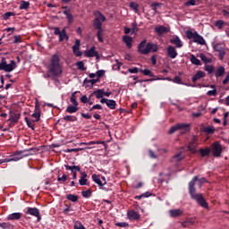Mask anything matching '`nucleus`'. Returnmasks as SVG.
Segmentation results:
<instances>
[{
  "instance_id": "f257e3e1",
  "label": "nucleus",
  "mask_w": 229,
  "mask_h": 229,
  "mask_svg": "<svg viewBox=\"0 0 229 229\" xmlns=\"http://www.w3.org/2000/svg\"><path fill=\"white\" fill-rule=\"evenodd\" d=\"M196 182H198L199 188L201 189V185L203 183H207V179L205 177H202L199 180L198 176H194L193 179L189 182V192L191 199H195L197 203L203 207V208H208V203H207V200L203 198V195L200 193H196V188L194 185H196Z\"/></svg>"
},
{
  "instance_id": "f03ea898",
  "label": "nucleus",
  "mask_w": 229,
  "mask_h": 229,
  "mask_svg": "<svg viewBox=\"0 0 229 229\" xmlns=\"http://www.w3.org/2000/svg\"><path fill=\"white\" fill-rule=\"evenodd\" d=\"M48 71L53 76H60L62 74V64H60V56L58 55H52Z\"/></svg>"
},
{
  "instance_id": "7ed1b4c3",
  "label": "nucleus",
  "mask_w": 229,
  "mask_h": 229,
  "mask_svg": "<svg viewBox=\"0 0 229 229\" xmlns=\"http://www.w3.org/2000/svg\"><path fill=\"white\" fill-rule=\"evenodd\" d=\"M185 33L189 40L193 39V42H195V44H199V46H207V41L198 33V31L192 32L191 30H187Z\"/></svg>"
},
{
  "instance_id": "20e7f679",
  "label": "nucleus",
  "mask_w": 229,
  "mask_h": 229,
  "mask_svg": "<svg viewBox=\"0 0 229 229\" xmlns=\"http://www.w3.org/2000/svg\"><path fill=\"white\" fill-rule=\"evenodd\" d=\"M93 15L95 17L93 21V26L95 30H103V22L106 21V17H105L100 11H95Z\"/></svg>"
},
{
  "instance_id": "39448f33",
  "label": "nucleus",
  "mask_w": 229,
  "mask_h": 229,
  "mask_svg": "<svg viewBox=\"0 0 229 229\" xmlns=\"http://www.w3.org/2000/svg\"><path fill=\"white\" fill-rule=\"evenodd\" d=\"M78 92H80V91H75V92L72 93L70 101L72 105H70L66 107L65 112H67V114H76V112H78L80 110V107H78V106L80 104L78 103V100L76 99V94H78Z\"/></svg>"
},
{
  "instance_id": "423d86ee",
  "label": "nucleus",
  "mask_w": 229,
  "mask_h": 229,
  "mask_svg": "<svg viewBox=\"0 0 229 229\" xmlns=\"http://www.w3.org/2000/svg\"><path fill=\"white\" fill-rule=\"evenodd\" d=\"M17 67V64L11 60L10 63L6 61V57H2L0 62V71H4V72H12Z\"/></svg>"
},
{
  "instance_id": "0eeeda50",
  "label": "nucleus",
  "mask_w": 229,
  "mask_h": 229,
  "mask_svg": "<svg viewBox=\"0 0 229 229\" xmlns=\"http://www.w3.org/2000/svg\"><path fill=\"white\" fill-rule=\"evenodd\" d=\"M191 124L189 123H177L174 126H172L168 131L170 135H173L174 131H178V130H183L184 132L189 131V127Z\"/></svg>"
},
{
  "instance_id": "6e6552de",
  "label": "nucleus",
  "mask_w": 229,
  "mask_h": 229,
  "mask_svg": "<svg viewBox=\"0 0 229 229\" xmlns=\"http://www.w3.org/2000/svg\"><path fill=\"white\" fill-rule=\"evenodd\" d=\"M211 151L213 153V156L221 157V154L223 153V146H221L218 141L212 143Z\"/></svg>"
},
{
  "instance_id": "1a4fd4ad",
  "label": "nucleus",
  "mask_w": 229,
  "mask_h": 229,
  "mask_svg": "<svg viewBox=\"0 0 229 229\" xmlns=\"http://www.w3.org/2000/svg\"><path fill=\"white\" fill-rule=\"evenodd\" d=\"M55 35H58L59 37V42H64V40H69V36H67V32L65 31V29L63 30H60V28L55 27L54 29Z\"/></svg>"
},
{
  "instance_id": "9d476101",
  "label": "nucleus",
  "mask_w": 229,
  "mask_h": 229,
  "mask_svg": "<svg viewBox=\"0 0 229 229\" xmlns=\"http://www.w3.org/2000/svg\"><path fill=\"white\" fill-rule=\"evenodd\" d=\"M25 214L37 217L38 221H40L42 219V217L40 216V210H38V208H27Z\"/></svg>"
},
{
  "instance_id": "9b49d317",
  "label": "nucleus",
  "mask_w": 229,
  "mask_h": 229,
  "mask_svg": "<svg viewBox=\"0 0 229 229\" xmlns=\"http://www.w3.org/2000/svg\"><path fill=\"white\" fill-rule=\"evenodd\" d=\"M92 180L99 187H105V185H106V179L105 178V176H101V175H98V174H93L92 175Z\"/></svg>"
},
{
  "instance_id": "f8f14e48",
  "label": "nucleus",
  "mask_w": 229,
  "mask_h": 229,
  "mask_svg": "<svg viewBox=\"0 0 229 229\" xmlns=\"http://www.w3.org/2000/svg\"><path fill=\"white\" fill-rule=\"evenodd\" d=\"M141 51L143 55H148V53H157V51H158V46H157V44L148 43L147 49Z\"/></svg>"
},
{
  "instance_id": "ddd939ff",
  "label": "nucleus",
  "mask_w": 229,
  "mask_h": 229,
  "mask_svg": "<svg viewBox=\"0 0 229 229\" xmlns=\"http://www.w3.org/2000/svg\"><path fill=\"white\" fill-rule=\"evenodd\" d=\"M196 148H198V139L196 136H193L191 141H190L188 145V149L191 153H196Z\"/></svg>"
},
{
  "instance_id": "4468645a",
  "label": "nucleus",
  "mask_w": 229,
  "mask_h": 229,
  "mask_svg": "<svg viewBox=\"0 0 229 229\" xmlns=\"http://www.w3.org/2000/svg\"><path fill=\"white\" fill-rule=\"evenodd\" d=\"M127 217L131 221H137V220L140 219V215H139V213L135 210H129L127 212Z\"/></svg>"
},
{
  "instance_id": "2eb2a0df",
  "label": "nucleus",
  "mask_w": 229,
  "mask_h": 229,
  "mask_svg": "<svg viewBox=\"0 0 229 229\" xmlns=\"http://www.w3.org/2000/svg\"><path fill=\"white\" fill-rule=\"evenodd\" d=\"M85 55L88 58H94V56H96V58H99V54L96 51V47H92L90 49L86 50Z\"/></svg>"
},
{
  "instance_id": "dca6fc26",
  "label": "nucleus",
  "mask_w": 229,
  "mask_h": 229,
  "mask_svg": "<svg viewBox=\"0 0 229 229\" xmlns=\"http://www.w3.org/2000/svg\"><path fill=\"white\" fill-rule=\"evenodd\" d=\"M166 53L169 56V58H176V56H178V52L176 51V48H174V47L173 46H168L166 48Z\"/></svg>"
},
{
  "instance_id": "f3484780",
  "label": "nucleus",
  "mask_w": 229,
  "mask_h": 229,
  "mask_svg": "<svg viewBox=\"0 0 229 229\" xmlns=\"http://www.w3.org/2000/svg\"><path fill=\"white\" fill-rule=\"evenodd\" d=\"M170 43L175 46V47L177 48L183 47V43H182V39H180V38L177 36H174L170 39Z\"/></svg>"
},
{
  "instance_id": "a211bd4d",
  "label": "nucleus",
  "mask_w": 229,
  "mask_h": 229,
  "mask_svg": "<svg viewBox=\"0 0 229 229\" xmlns=\"http://www.w3.org/2000/svg\"><path fill=\"white\" fill-rule=\"evenodd\" d=\"M214 49L219 53L220 60H223V58H225V55H226V52H225V48H223L221 44L215 45Z\"/></svg>"
},
{
  "instance_id": "6ab92c4d",
  "label": "nucleus",
  "mask_w": 229,
  "mask_h": 229,
  "mask_svg": "<svg viewBox=\"0 0 229 229\" xmlns=\"http://www.w3.org/2000/svg\"><path fill=\"white\" fill-rule=\"evenodd\" d=\"M155 31L157 35L162 36L165 35V33H169V29L164 25H160L156 27Z\"/></svg>"
},
{
  "instance_id": "aec40b11",
  "label": "nucleus",
  "mask_w": 229,
  "mask_h": 229,
  "mask_svg": "<svg viewBox=\"0 0 229 229\" xmlns=\"http://www.w3.org/2000/svg\"><path fill=\"white\" fill-rule=\"evenodd\" d=\"M32 117H34V119H36V123H38V121H40V106L38 105V103L36 104L35 106V110L34 113L32 114Z\"/></svg>"
},
{
  "instance_id": "412c9836",
  "label": "nucleus",
  "mask_w": 229,
  "mask_h": 229,
  "mask_svg": "<svg viewBox=\"0 0 229 229\" xmlns=\"http://www.w3.org/2000/svg\"><path fill=\"white\" fill-rule=\"evenodd\" d=\"M80 39H76L75 40V44L74 46L72 47V51H73V54L76 55V56H81V51H80Z\"/></svg>"
},
{
  "instance_id": "4be33fe9",
  "label": "nucleus",
  "mask_w": 229,
  "mask_h": 229,
  "mask_svg": "<svg viewBox=\"0 0 229 229\" xmlns=\"http://www.w3.org/2000/svg\"><path fill=\"white\" fill-rule=\"evenodd\" d=\"M22 217V213H12L7 216L8 221H19Z\"/></svg>"
},
{
  "instance_id": "5701e85b",
  "label": "nucleus",
  "mask_w": 229,
  "mask_h": 229,
  "mask_svg": "<svg viewBox=\"0 0 229 229\" xmlns=\"http://www.w3.org/2000/svg\"><path fill=\"white\" fill-rule=\"evenodd\" d=\"M205 76H207L205 72L198 71L196 74L192 77L193 83H196V81H198V80H201V78H205Z\"/></svg>"
},
{
  "instance_id": "b1692460",
  "label": "nucleus",
  "mask_w": 229,
  "mask_h": 229,
  "mask_svg": "<svg viewBox=\"0 0 229 229\" xmlns=\"http://www.w3.org/2000/svg\"><path fill=\"white\" fill-rule=\"evenodd\" d=\"M123 41L126 44L128 49H131V44H133V38L130 36H123Z\"/></svg>"
},
{
  "instance_id": "393cba45",
  "label": "nucleus",
  "mask_w": 229,
  "mask_h": 229,
  "mask_svg": "<svg viewBox=\"0 0 229 229\" xmlns=\"http://www.w3.org/2000/svg\"><path fill=\"white\" fill-rule=\"evenodd\" d=\"M146 49H148V45H146V39H144L143 41H141L139 46H138V51L139 53H140L141 55H144V52L142 51H146Z\"/></svg>"
},
{
  "instance_id": "a878e982",
  "label": "nucleus",
  "mask_w": 229,
  "mask_h": 229,
  "mask_svg": "<svg viewBox=\"0 0 229 229\" xmlns=\"http://www.w3.org/2000/svg\"><path fill=\"white\" fill-rule=\"evenodd\" d=\"M171 217H180L182 214H183V210L182 209H172L169 211Z\"/></svg>"
},
{
  "instance_id": "bb28decb",
  "label": "nucleus",
  "mask_w": 229,
  "mask_h": 229,
  "mask_svg": "<svg viewBox=\"0 0 229 229\" xmlns=\"http://www.w3.org/2000/svg\"><path fill=\"white\" fill-rule=\"evenodd\" d=\"M30 150H24L17 152V155H19L18 157H14L13 160H21V158H24V157H30V153H29Z\"/></svg>"
},
{
  "instance_id": "cd10ccee",
  "label": "nucleus",
  "mask_w": 229,
  "mask_h": 229,
  "mask_svg": "<svg viewBox=\"0 0 229 229\" xmlns=\"http://www.w3.org/2000/svg\"><path fill=\"white\" fill-rule=\"evenodd\" d=\"M64 167L66 169V171H72V173H79V171H81V167L78 166V165H64Z\"/></svg>"
},
{
  "instance_id": "c85d7f7f",
  "label": "nucleus",
  "mask_w": 229,
  "mask_h": 229,
  "mask_svg": "<svg viewBox=\"0 0 229 229\" xmlns=\"http://www.w3.org/2000/svg\"><path fill=\"white\" fill-rule=\"evenodd\" d=\"M225 75V67L219 66L216 72H215V76L216 78H221V76Z\"/></svg>"
},
{
  "instance_id": "c756f323",
  "label": "nucleus",
  "mask_w": 229,
  "mask_h": 229,
  "mask_svg": "<svg viewBox=\"0 0 229 229\" xmlns=\"http://www.w3.org/2000/svg\"><path fill=\"white\" fill-rule=\"evenodd\" d=\"M81 179L79 180L80 185H87V173L81 172Z\"/></svg>"
},
{
  "instance_id": "7c9ffc66",
  "label": "nucleus",
  "mask_w": 229,
  "mask_h": 229,
  "mask_svg": "<svg viewBox=\"0 0 229 229\" xmlns=\"http://www.w3.org/2000/svg\"><path fill=\"white\" fill-rule=\"evenodd\" d=\"M106 106L110 108L111 110H115V106H117V103L115 100L107 99Z\"/></svg>"
},
{
  "instance_id": "2f4dec72",
  "label": "nucleus",
  "mask_w": 229,
  "mask_h": 229,
  "mask_svg": "<svg viewBox=\"0 0 229 229\" xmlns=\"http://www.w3.org/2000/svg\"><path fill=\"white\" fill-rule=\"evenodd\" d=\"M93 94L96 96L97 99H101L105 96V91L103 89H98L94 91Z\"/></svg>"
},
{
  "instance_id": "473e14b6",
  "label": "nucleus",
  "mask_w": 229,
  "mask_h": 229,
  "mask_svg": "<svg viewBox=\"0 0 229 229\" xmlns=\"http://www.w3.org/2000/svg\"><path fill=\"white\" fill-rule=\"evenodd\" d=\"M19 8L20 10H28L30 8V2L21 0Z\"/></svg>"
},
{
  "instance_id": "72a5a7b5",
  "label": "nucleus",
  "mask_w": 229,
  "mask_h": 229,
  "mask_svg": "<svg viewBox=\"0 0 229 229\" xmlns=\"http://www.w3.org/2000/svg\"><path fill=\"white\" fill-rule=\"evenodd\" d=\"M64 14L66 15V19H68L69 24H72V21H74V17L69 11H64Z\"/></svg>"
},
{
  "instance_id": "f704fd0d",
  "label": "nucleus",
  "mask_w": 229,
  "mask_h": 229,
  "mask_svg": "<svg viewBox=\"0 0 229 229\" xmlns=\"http://www.w3.org/2000/svg\"><path fill=\"white\" fill-rule=\"evenodd\" d=\"M191 62L193 65H201V61H199V59H198L194 55H191Z\"/></svg>"
},
{
  "instance_id": "c9c22d12",
  "label": "nucleus",
  "mask_w": 229,
  "mask_h": 229,
  "mask_svg": "<svg viewBox=\"0 0 229 229\" xmlns=\"http://www.w3.org/2000/svg\"><path fill=\"white\" fill-rule=\"evenodd\" d=\"M64 121L74 123L75 121H78V118L74 115H66L64 117Z\"/></svg>"
},
{
  "instance_id": "e433bc0d",
  "label": "nucleus",
  "mask_w": 229,
  "mask_h": 229,
  "mask_svg": "<svg viewBox=\"0 0 229 229\" xmlns=\"http://www.w3.org/2000/svg\"><path fill=\"white\" fill-rule=\"evenodd\" d=\"M66 199H69V201H72V203H76V201H78V196L74 194H68L66 195Z\"/></svg>"
},
{
  "instance_id": "4c0bfd02",
  "label": "nucleus",
  "mask_w": 229,
  "mask_h": 229,
  "mask_svg": "<svg viewBox=\"0 0 229 229\" xmlns=\"http://www.w3.org/2000/svg\"><path fill=\"white\" fill-rule=\"evenodd\" d=\"M75 65L80 71H87V67H85V64L82 61L77 62Z\"/></svg>"
},
{
  "instance_id": "58836bf2",
  "label": "nucleus",
  "mask_w": 229,
  "mask_h": 229,
  "mask_svg": "<svg viewBox=\"0 0 229 229\" xmlns=\"http://www.w3.org/2000/svg\"><path fill=\"white\" fill-rule=\"evenodd\" d=\"M199 153H200L201 157H208V155H210V148H207L205 149L200 148Z\"/></svg>"
},
{
  "instance_id": "ea45409f",
  "label": "nucleus",
  "mask_w": 229,
  "mask_h": 229,
  "mask_svg": "<svg viewBox=\"0 0 229 229\" xmlns=\"http://www.w3.org/2000/svg\"><path fill=\"white\" fill-rule=\"evenodd\" d=\"M25 121H26L27 126H29V128H30L31 130H35V121L30 120L28 118H25Z\"/></svg>"
},
{
  "instance_id": "a19ab883",
  "label": "nucleus",
  "mask_w": 229,
  "mask_h": 229,
  "mask_svg": "<svg viewBox=\"0 0 229 229\" xmlns=\"http://www.w3.org/2000/svg\"><path fill=\"white\" fill-rule=\"evenodd\" d=\"M204 69H205V71H207V72H208V74H212V72H214V71H216V68L210 64H206Z\"/></svg>"
},
{
  "instance_id": "79ce46f5",
  "label": "nucleus",
  "mask_w": 229,
  "mask_h": 229,
  "mask_svg": "<svg viewBox=\"0 0 229 229\" xmlns=\"http://www.w3.org/2000/svg\"><path fill=\"white\" fill-rule=\"evenodd\" d=\"M200 59L204 64H210V62H212V59L207 57L204 54H200Z\"/></svg>"
},
{
  "instance_id": "37998d69",
  "label": "nucleus",
  "mask_w": 229,
  "mask_h": 229,
  "mask_svg": "<svg viewBox=\"0 0 229 229\" xmlns=\"http://www.w3.org/2000/svg\"><path fill=\"white\" fill-rule=\"evenodd\" d=\"M215 26H216L218 30H223V28L225 27V21L218 20L215 22Z\"/></svg>"
},
{
  "instance_id": "c03bdc74",
  "label": "nucleus",
  "mask_w": 229,
  "mask_h": 229,
  "mask_svg": "<svg viewBox=\"0 0 229 229\" xmlns=\"http://www.w3.org/2000/svg\"><path fill=\"white\" fill-rule=\"evenodd\" d=\"M97 37H98V42H104V40H103V29H100V30H98Z\"/></svg>"
},
{
  "instance_id": "a18cd8bd",
  "label": "nucleus",
  "mask_w": 229,
  "mask_h": 229,
  "mask_svg": "<svg viewBox=\"0 0 229 229\" xmlns=\"http://www.w3.org/2000/svg\"><path fill=\"white\" fill-rule=\"evenodd\" d=\"M204 131L206 132V133H215L216 132V129L214 128V126H209V127H206L205 129H204Z\"/></svg>"
},
{
  "instance_id": "49530a36",
  "label": "nucleus",
  "mask_w": 229,
  "mask_h": 229,
  "mask_svg": "<svg viewBox=\"0 0 229 229\" xmlns=\"http://www.w3.org/2000/svg\"><path fill=\"white\" fill-rule=\"evenodd\" d=\"M140 72H142L144 76H153V73L151 72V70L145 69V70H140Z\"/></svg>"
},
{
  "instance_id": "de8ad7c7",
  "label": "nucleus",
  "mask_w": 229,
  "mask_h": 229,
  "mask_svg": "<svg viewBox=\"0 0 229 229\" xmlns=\"http://www.w3.org/2000/svg\"><path fill=\"white\" fill-rule=\"evenodd\" d=\"M12 226L10 223H0V228L2 229H11Z\"/></svg>"
},
{
  "instance_id": "09e8293b",
  "label": "nucleus",
  "mask_w": 229,
  "mask_h": 229,
  "mask_svg": "<svg viewBox=\"0 0 229 229\" xmlns=\"http://www.w3.org/2000/svg\"><path fill=\"white\" fill-rule=\"evenodd\" d=\"M130 7L134 10V12H139V4H137V3L135 2H131L130 4Z\"/></svg>"
},
{
  "instance_id": "8fccbe9b",
  "label": "nucleus",
  "mask_w": 229,
  "mask_h": 229,
  "mask_svg": "<svg viewBox=\"0 0 229 229\" xmlns=\"http://www.w3.org/2000/svg\"><path fill=\"white\" fill-rule=\"evenodd\" d=\"M98 81H99V79L84 80V83H91V85H95Z\"/></svg>"
},
{
  "instance_id": "3c124183",
  "label": "nucleus",
  "mask_w": 229,
  "mask_h": 229,
  "mask_svg": "<svg viewBox=\"0 0 229 229\" xmlns=\"http://www.w3.org/2000/svg\"><path fill=\"white\" fill-rule=\"evenodd\" d=\"M57 181L61 183H64V182H67V175L64 174L63 176L58 175Z\"/></svg>"
},
{
  "instance_id": "603ef678",
  "label": "nucleus",
  "mask_w": 229,
  "mask_h": 229,
  "mask_svg": "<svg viewBox=\"0 0 229 229\" xmlns=\"http://www.w3.org/2000/svg\"><path fill=\"white\" fill-rule=\"evenodd\" d=\"M13 15H15V14L13 13H12V12L5 13L4 14V21H8Z\"/></svg>"
},
{
  "instance_id": "864d4df0",
  "label": "nucleus",
  "mask_w": 229,
  "mask_h": 229,
  "mask_svg": "<svg viewBox=\"0 0 229 229\" xmlns=\"http://www.w3.org/2000/svg\"><path fill=\"white\" fill-rule=\"evenodd\" d=\"M91 194H92V191H90V190L82 191L83 198H90Z\"/></svg>"
},
{
  "instance_id": "5fc2aeb1",
  "label": "nucleus",
  "mask_w": 229,
  "mask_h": 229,
  "mask_svg": "<svg viewBox=\"0 0 229 229\" xmlns=\"http://www.w3.org/2000/svg\"><path fill=\"white\" fill-rule=\"evenodd\" d=\"M184 6H196V0H190L185 2Z\"/></svg>"
},
{
  "instance_id": "6e6d98bb",
  "label": "nucleus",
  "mask_w": 229,
  "mask_h": 229,
  "mask_svg": "<svg viewBox=\"0 0 229 229\" xmlns=\"http://www.w3.org/2000/svg\"><path fill=\"white\" fill-rule=\"evenodd\" d=\"M90 101V97H87V95H84L81 98V103H89Z\"/></svg>"
},
{
  "instance_id": "4d7b16f0",
  "label": "nucleus",
  "mask_w": 229,
  "mask_h": 229,
  "mask_svg": "<svg viewBox=\"0 0 229 229\" xmlns=\"http://www.w3.org/2000/svg\"><path fill=\"white\" fill-rule=\"evenodd\" d=\"M22 42V38L21 36H14L13 44H21Z\"/></svg>"
},
{
  "instance_id": "13d9d810",
  "label": "nucleus",
  "mask_w": 229,
  "mask_h": 229,
  "mask_svg": "<svg viewBox=\"0 0 229 229\" xmlns=\"http://www.w3.org/2000/svg\"><path fill=\"white\" fill-rule=\"evenodd\" d=\"M116 226H119L120 228H126L129 225L126 222H118L116 223Z\"/></svg>"
},
{
  "instance_id": "bf43d9fd",
  "label": "nucleus",
  "mask_w": 229,
  "mask_h": 229,
  "mask_svg": "<svg viewBox=\"0 0 229 229\" xmlns=\"http://www.w3.org/2000/svg\"><path fill=\"white\" fill-rule=\"evenodd\" d=\"M92 110H103V106L99 104H97L90 108V112H92Z\"/></svg>"
},
{
  "instance_id": "052dcab7",
  "label": "nucleus",
  "mask_w": 229,
  "mask_h": 229,
  "mask_svg": "<svg viewBox=\"0 0 229 229\" xmlns=\"http://www.w3.org/2000/svg\"><path fill=\"white\" fill-rule=\"evenodd\" d=\"M74 228L75 229H85V226L82 225L81 222H75Z\"/></svg>"
},
{
  "instance_id": "680f3d73",
  "label": "nucleus",
  "mask_w": 229,
  "mask_h": 229,
  "mask_svg": "<svg viewBox=\"0 0 229 229\" xmlns=\"http://www.w3.org/2000/svg\"><path fill=\"white\" fill-rule=\"evenodd\" d=\"M96 74H97V78L99 79V78L105 76V70H98V71H97Z\"/></svg>"
},
{
  "instance_id": "e2e57ef3",
  "label": "nucleus",
  "mask_w": 229,
  "mask_h": 229,
  "mask_svg": "<svg viewBox=\"0 0 229 229\" xmlns=\"http://www.w3.org/2000/svg\"><path fill=\"white\" fill-rule=\"evenodd\" d=\"M207 96H217V89L208 90Z\"/></svg>"
},
{
  "instance_id": "0e129e2a",
  "label": "nucleus",
  "mask_w": 229,
  "mask_h": 229,
  "mask_svg": "<svg viewBox=\"0 0 229 229\" xmlns=\"http://www.w3.org/2000/svg\"><path fill=\"white\" fill-rule=\"evenodd\" d=\"M128 72H131V74H137V72H139V68L137 67L130 68Z\"/></svg>"
},
{
  "instance_id": "69168bd1",
  "label": "nucleus",
  "mask_w": 229,
  "mask_h": 229,
  "mask_svg": "<svg viewBox=\"0 0 229 229\" xmlns=\"http://www.w3.org/2000/svg\"><path fill=\"white\" fill-rule=\"evenodd\" d=\"M174 83H178L179 85H181L182 83V78H180L179 76H175L173 80Z\"/></svg>"
},
{
  "instance_id": "338daca9",
  "label": "nucleus",
  "mask_w": 229,
  "mask_h": 229,
  "mask_svg": "<svg viewBox=\"0 0 229 229\" xmlns=\"http://www.w3.org/2000/svg\"><path fill=\"white\" fill-rule=\"evenodd\" d=\"M81 117H83L84 119H92V115H90V114H89L81 113Z\"/></svg>"
},
{
  "instance_id": "774afa93",
  "label": "nucleus",
  "mask_w": 229,
  "mask_h": 229,
  "mask_svg": "<svg viewBox=\"0 0 229 229\" xmlns=\"http://www.w3.org/2000/svg\"><path fill=\"white\" fill-rule=\"evenodd\" d=\"M228 81H229V72L227 73L226 77L223 81V85H226V83H228Z\"/></svg>"
}]
</instances>
